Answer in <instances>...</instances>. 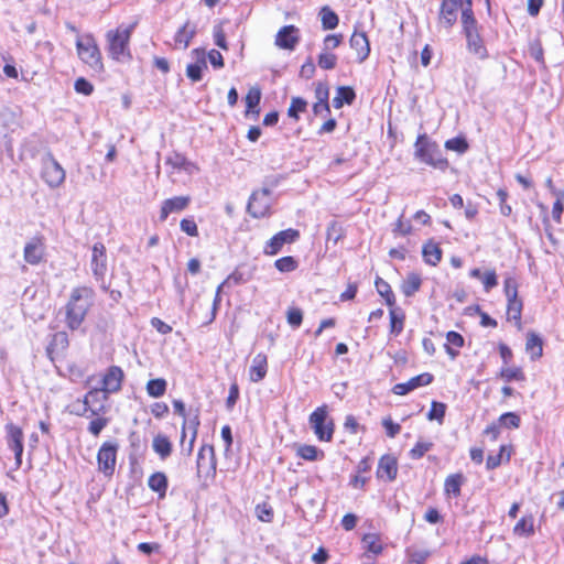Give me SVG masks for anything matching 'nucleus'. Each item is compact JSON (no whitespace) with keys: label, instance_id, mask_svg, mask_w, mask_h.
Returning <instances> with one entry per match:
<instances>
[{"label":"nucleus","instance_id":"f257e3e1","mask_svg":"<svg viewBox=\"0 0 564 564\" xmlns=\"http://www.w3.org/2000/svg\"><path fill=\"white\" fill-rule=\"evenodd\" d=\"M95 293L87 286H78L72 290L65 307L66 325L69 329H78L94 304Z\"/></svg>","mask_w":564,"mask_h":564},{"label":"nucleus","instance_id":"f03ea898","mask_svg":"<svg viewBox=\"0 0 564 564\" xmlns=\"http://www.w3.org/2000/svg\"><path fill=\"white\" fill-rule=\"evenodd\" d=\"M462 24L468 52L479 59L487 58L488 52L478 32L477 22L471 11V0H467V7L462 10Z\"/></svg>","mask_w":564,"mask_h":564},{"label":"nucleus","instance_id":"7ed1b4c3","mask_svg":"<svg viewBox=\"0 0 564 564\" xmlns=\"http://www.w3.org/2000/svg\"><path fill=\"white\" fill-rule=\"evenodd\" d=\"M78 57L94 72L100 73L104 69L101 54L93 35L86 34L76 40Z\"/></svg>","mask_w":564,"mask_h":564},{"label":"nucleus","instance_id":"20e7f679","mask_svg":"<svg viewBox=\"0 0 564 564\" xmlns=\"http://www.w3.org/2000/svg\"><path fill=\"white\" fill-rule=\"evenodd\" d=\"M415 158L420 161L440 170H445L448 165L435 143L429 141L426 135H419L415 142Z\"/></svg>","mask_w":564,"mask_h":564},{"label":"nucleus","instance_id":"39448f33","mask_svg":"<svg viewBox=\"0 0 564 564\" xmlns=\"http://www.w3.org/2000/svg\"><path fill=\"white\" fill-rule=\"evenodd\" d=\"M130 34L131 30L128 28H118L107 32L108 51L113 59L122 62L130 57Z\"/></svg>","mask_w":564,"mask_h":564},{"label":"nucleus","instance_id":"423d86ee","mask_svg":"<svg viewBox=\"0 0 564 564\" xmlns=\"http://www.w3.org/2000/svg\"><path fill=\"white\" fill-rule=\"evenodd\" d=\"M308 422L319 441L329 442L333 438L334 423L328 417L327 405H321L312 412Z\"/></svg>","mask_w":564,"mask_h":564},{"label":"nucleus","instance_id":"0eeeda50","mask_svg":"<svg viewBox=\"0 0 564 564\" xmlns=\"http://www.w3.org/2000/svg\"><path fill=\"white\" fill-rule=\"evenodd\" d=\"M118 444L116 442H105L97 453L98 470L105 477L110 478L115 474L117 463Z\"/></svg>","mask_w":564,"mask_h":564},{"label":"nucleus","instance_id":"6e6552de","mask_svg":"<svg viewBox=\"0 0 564 564\" xmlns=\"http://www.w3.org/2000/svg\"><path fill=\"white\" fill-rule=\"evenodd\" d=\"M65 176V170L51 154L43 159L42 178L50 187H59L64 183Z\"/></svg>","mask_w":564,"mask_h":564},{"label":"nucleus","instance_id":"1a4fd4ad","mask_svg":"<svg viewBox=\"0 0 564 564\" xmlns=\"http://www.w3.org/2000/svg\"><path fill=\"white\" fill-rule=\"evenodd\" d=\"M271 204L270 191L262 188L252 193L248 203V212L254 218L265 217L270 212Z\"/></svg>","mask_w":564,"mask_h":564},{"label":"nucleus","instance_id":"9d476101","mask_svg":"<svg viewBox=\"0 0 564 564\" xmlns=\"http://www.w3.org/2000/svg\"><path fill=\"white\" fill-rule=\"evenodd\" d=\"M107 398L108 394L101 389H93L83 400V410H78L76 413L79 415H87L89 412L91 415H97L105 412Z\"/></svg>","mask_w":564,"mask_h":564},{"label":"nucleus","instance_id":"9b49d317","mask_svg":"<svg viewBox=\"0 0 564 564\" xmlns=\"http://www.w3.org/2000/svg\"><path fill=\"white\" fill-rule=\"evenodd\" d=\"M45 240L42 236H34L26 241L23 249V259L31 265H37L45 259Z\"/></svg>","mask_w":564,"mask_h":564},{"label":"nucleus","instance_id":"f8f14e48","mask_svg":"<svg viewBox=\"0 0 564 564\" xmlns=\"http://www.w3.org/2000/svg\"><path fill=\"white\" fill-rule=\"evenodd\" d=\"M90 270L97 281H104L108 271L107 251L101 242H96L91 248Z\"/></svg>","mask_w":564,"mask_h":564},{"label":"nucleus","instance_id":"ddd939ff","mask_svg":"<svg viewBox=\"0 0 564 564\" xmlns=\"http://www.w3.org/2000/svg\"><path fill=\"white\" fill-rule=\"evenodd\" d=\"M300 237L295 229H285L274 235L265 245L264 253L269 256L276 254L285 243H292Z\"/></svg>","mask_w":564,"mask_h":564},{"label":"nucleus","instance_id":"4468645a","mask_svg":"<svg viewBox=\"0 0 564 564\" xmlns=\"http://www.w3.org/2000/svg\"><path fill=\"white\" fill-rule=\"evenodd\" d=\"M300 42V30L294 25H285L275 35V45L282 50L293 51Z\"/></svg>","mask_w":564,"mask_h":564},{"label":"nucleus","instance_id":"2eb2a0df","mask_svg":"<svg viewBox=\"0 0 564 564\" xmlns=\"http://www.w3.org/2000/svg\"><path fill=\"white\" fill-rule=\"evenodd\" d=\"M6 431L8 446L13 451L15 457V465L19 468L22 463L23 432L20 427L11 423L6 426Z\"/></svg>","mask_w":564,"mask_h":564},{"label":"nucleus","instance_id":"dca6fc26","mask_svg":"<svg viewBox=\"0 0 564 564\" xmlns=\"http://www.w3.org/2000/svg\"><path fill=\"white\" fill-rule=\"evenodd\" d=\"M191 55L195 62L187 65L186 75L193 82H198L202 79L203 70L207 68L206 53L202 48H194Z\"/></svg>","mask_w":564,"mask_h":564},{"label":"nucleus","instance_id":"f3484780","mask_svg":"<svg viewBox=\"0 0 564 564\" xmlns=\"http://www.w3.org/2000/svg\"><path fill=\"white\" fill-rule=\"evenodd\" d=\"M123 371L120 367L111 366L102 378V388L107 394L118 392L121 389Z\"/></svg>","mask_w":564,"mask_h":564},{"label":"nucleus","instance_id":"a211bd4d","mask_svg":"<svg viewBox=\"0 0 564 564\" xmlns=\"http://www.w3.org/2000/svg\"><path fill=\"white\" fill-rule=\"evenodd\" d=\"M165 163L174 171L184 172L187 175H194L199 172V167L195 162L176 152L170 154Z\"/></svg>","mask_w":564,"mask_h":564},{"label":"nucleus","instance_id":"6ab92c4d","mask_svg":"<svg viewBox=\"0 0 564 564\" xmlns=\"http://www.w3.org/2000/svg\"><path fill=\"white\" fill-rule=\"evenodd\" d=\"M189 202V196H175L163 200L160 209V219L164 221L170 214L186 209Z\"/></svg>","mask_w":564,"mask_h":564},{"label":"nucleus","instance_id":"aec40b11","mask_svg":"<svg viewBox=\"0 0 564 564\" xmlns=\"http://www.w3.org/2000/svg\"><path fill=\"white\" fill-rule=\"evenodd\" d=\"M432 380L433 376L429 372H424L411 378L406 382L395 384L393 387V392L398 395H404L416 388L430 384Z\"/></svg>","mask_w":564,"mask_h":564},{"label":"nucleus","instance_id":"412c9836","mask_svg":"<svg viewBox=\"0 0 564 564\" xmlns=\"http://www.w3.org/2000/svg\"><path fill=\"white\" fill-rule=\"evenodd\" d=\"M350 47L356 52L357 61L364 63L370 54L369 40L365 32L355 31L349 40Z\"/></svg>","mask_w":564,"mask_h":564},{"label":"nucleus","instance_id":"4be33fe9","mask_svg":"<svg viewBox=\"0 0 564 564\" xmlns=\"http://www.w3.org/2000/svg\"><path fill=\"white\" fill-rule=\"evenodd\" d=\"M398 473L397 459L391 455H384L380 458L377 476L384 481H392L395 479Z\"/></svg>","mask_w":564,"mask_h":564},{"label":"nucleus","instance_id":"5701e85b","mask_svg":"<svg viewBox=\"0 0 564 564\" xmlns=\"http://www.w3.org/2000/svg\"><path fill=\"white\" fill-rule=\"evenodd\" d=\"M462 3L458 0H443L440 13V23L445 28H451L457 19V12Z\"/></svg>","mask_w":564,"mask_h":564},{"label":"nucleus","instance_id":"b1692460","mask_svg":"<svg viewBox=\"0 0 564 564\" xmlns=\"http://www.w3.org/2000/svg\"><path fill=\"white\" fill-rule=\"evenodd\" d=\"M268 371V359L262 352L257 354L252 364L249 368V379L252 382H260L267 375Z\"/></svg>","mask_w":564,"mask_h":564},{"label":"nucleus","instance_id":"393cba45","mask_svg":"<svg viewBox=\"0 0 564 564\" xmlns=\"http://www.w3.org/2000/svg\"><path fill=\"white\" fill-rule=\"evenodd\" d=\"M196 34V25L186 21L175 33L174 43L176 47L186 50Z\"/></svg>","mask_w":564,"mask_h":564},{"label":"nucleus","instance_id":"a878e982","mask_svg":"<svg viewBox=\"0 0 564 564\" xmlns=\"http://www.w3.org/2000/svg\"><path fill=\"white\" fill-rule=\"evenodd\" d=\"M183 426H182V435H181V442L184 443V438H186L187 432H189L191 435L197 436V431L199 426V411L198 409H191L188 414L183 417Z\"/></svg>","mask_w":564,"mask_h":564},{"label":"nucleus","instance_id":"bb28decb","mask_svg":"<svg viewBox=\"0 0 564 564\" xmlns=\"http://www.w3.org/2000/svg\"><path fill=\"white\" fill-rule=\"evenodd\" d=\"M261 100V90L258 86L251 87L245 97L246 101V116L254 115L256 117L260 113L259 104Z\"/></svg>","mask_w":564,"mask_h":564},{"label":"nucleus","instance_id":"cd10ccee","mask_svg":"<svg viewBox=\"0 0 564 564\" xmlns=\"http://www.w3.org/2000/svg\"><path fill=\"white\" fill-rule=\"evenodd\" d=\"M513 534L519 538H530L534 534V517L523 516L513 527Z\"/></svg>","mask_w":564,"mask_h":564},{"label":"nucleus","instance_id":"c85d7f7f","mask_svg":"<svg viewBox=\"0 0 564 564\" xmlns=\"http://www.w3.org/2000/svg\"><path fill=\"white\" fill-rule=\"evenodd\" d=\"M422 256L427 264L436 265L442 259V250L437 243L430 240L423 245Z\"/></svg>","mask_w":564,"mask_h":564},{"label":"nucleus","instance_id":"c756f323","mask_svg":"<svg viewBox=\"0 0 564 564\" xmlns=\"http://www.w3.org/2000/svg\"><path fill=\"white\" fill-rule=\"evenodd\" d=\"M356 95L351 87L341 86L337 88L336 96L333 98V106L339 109L344 104H352Z\"/></svg>","mask_w":564,"mask_h":564},{"label":"nucleus","instance_id":"7c9ffc66","mask_svg":"<svg viewBox=\"0 0 564 564\" xmlns=\"http://www.w3.org/2000/svg\"><path fill=\"white\" fill-rule=\"evenodd\" d=\"M148 485L151 490L158 492L163 498L167 489V478L163 473H154L149 477Z\"/></svg>","mask_w":564,"mask_h":564},{"label":"nucleus","instance_id":"2f4dec72","mask_svg":"<svg viewBox=\"0 0 564 564\" xmlns=\"http://www.w3.org/2000/svg\"><path fill=\"white\" fill-rule=\"evenodd\" d=\"M464 482L462 474H452L445 479L444 491L448 496L458 497Z\"/></svg>","mask_w":564,"mask_h":564},{"label":"nucleus","instance_id":"473e14b6","mask_svg":"<svg viewBox=\"0 0 564 564\" xmlns=\"http://www.w3.org/2000/svg\"><path fill=\"white\" fill-rule=\"evenodd\" d=\"M152 447L154 452L162 458L165 459L172 452V444L169 438L164 435H156L153 438Z\"/></svg>","mask_w":564,"mask_h":564},{"label":"nucleus","instance_id":"72a5a7b5","mask_svg":"<svg viewBox=\"0 0 564 564\" xmlns=\"http://www.w3.org/2000/svg\"><path fill=\"white\" fill-rule=\"evenodd\" d=\"M525 349L531 355L532 359L540 358L543 352L541 338L534 333H529L527 337Z\"/></svg>","mask_w":564,"mask_h":564},{"label":"nucleus","instance_id":"f704fd0d","mask_svg":"<svg viewBox=\"0 0 564 564\" xmlns=\"http://www.w3.org/2000/svg\"><path fill=\"white\" fill-rule=\"evenodd\" d=\"M404 313L394 306L390 307V330L392 334L399 335L403 330Z\"/></svg>","mask_w":564,"mask_h":564},{"label":"nucleus","instance_id":"c9c22d12","mask_svg":"<svg viewBox=\"0 0 564 564\" xmlns=\"http://www.w3.org/2000/svg\"><path fill=\"white\" fill-rule=\"evenodd\" d=\"M319 18L324 30H334L339 22L338 15L328 7H323Z\"/></svg>","mask_w":564,"mask_h":564},{"label":"nucleus","instance_id":"e433bc0d","mask_svg":"<svg viewBox=\"0 0 564 564\" xmlns=\"http://www.w3.org/2000/svg\"><path fill=\"white\" fill-rule=\"evenodd\" d=\"M421 278L416 273H410L403 281L401 289L405 296H412L421 286Z\"/></svg>","mask_w":564,"mask_h":564},{"label":"nucleus","instance_id":"4c0bfd02","mask_svg":"<svg viewBox=\"0 0 564 564\" xmlns=\"http://www.w3.org/2000/svg\"><path fill=\"white\" fill-rule=\"evenodd\" d=\"M364 547L366 551L373 554H380L382 552V543L378 534L368 533L362 538Z\"/></svg>","mask_w":564,"mask_h":564},{"label":"nucleus","instance_id":"58836bf2","mask_svg":"<svg viewBox=\"0 0 564 564\" xmlns=\"http://www.w3.org/2000/svg\"><path fill=\"white\" fill-rule=\"evenodd\" d=\"M375 284H376L377 292L382 297H384L387 305L389 307L394 306L395 300H394V295H393V292L391 291L390 285L381 278H377Z\"/></svg>","mask_w":564,"mask_h":564},{"label":"nucleus","instance_id":"ea45409f","mask_svg":"<svg viewBox=\"0 0 564 564\" xmlns=\"http://www.w3.org/2000/svg\"><path fill=\"white\" fill-rule=\"evenodd\" d=\"M508 305H507V314L510 319H513L517 322V324L520 325L521 321V313H522V301L517 297H509Z\"/></svg>","mask_w":564,"mask_h":564},{"label":"nucleus","instance_id":"a19ab883","mask_svg":"<svg viewBox=\"0 0 564 564\" xmlns=\"http://www.w3.org/2000/svg\"><path fill=\"white\" fill-rule=\"evenodd\" d=\"M296 453L303 459L311 462L318 460L324 456L323 452L313 445H301Z\"/></svg>","mask_w":564,"mask_h":564},{"label":"nucleus","instance_id":"79ce46f5","mask_svg":"<svg viewBox=\"0 0 564 564\" xmlns=\"http://www.w3.org/2000/svg\"><path fill=\"white\" fill-rule=\"evenodd\" d=\"M166 391V381L165 379L158 378L152 379L147 383V392L152 398H160Z\"/></svg>","mask_w":564,"mask_h":564},{"label":"nucleus","instance_id":"37998d69","mask_svg":"<svg viewBox=\"0 0 564 564\" xmlns=\"http://www.w3.org/2000/svg\"><path fill=\"white\" fill-rule=\"evenodd\" d=\"M307 102L301 97H293L291 100V105L288 109V116L295 120L299 119V115L306 110Z\"/></svg>","mask_w":564,"mask_h":564},{"label":"nucleus","instance_id":"c03bdc74","mask_svg":"<svg viewBox=\"0 0 564 564\" xmlns=\"http://www.w3.org/2000/svg\"><path fill=\"white\" fill-rule=\"evenodd\" d=\"M510 458V451L507 448V446H501L499 454L497 455H489L487 458V468L494 469L498 467L503 459L509 460Z\"/></svg>","mask_w":564,"mask_h":564},{"label":"nucleus","instance_id":"a18cd8bd","mask_svg":"<svg viewBox=\"0 0 564 564\" xmlns=\"http://www.w3.org/2000/svg\"><path fill=\"white\" fill-rule=\"evenodd\" d=\"M433 447V443L430 441L420 440L413 446V448L409 452V455L413 459L421 458L425 453H427Z\"/></svg>","mask_w":564,"mask_h":564},{"label":"nucleus","instance_id":"49530a36","mask_svg":"<svg viewBox=\"0 0 564 564\" xmlns=\"http://www.w3.org/2000/svg\"><path fill=\"white\" fill-rule=\"evenodd\" d=\"M337 56L330 52L322 51L318 55L317 64L323 69H333L336 66Z\"/></svg>","mask_w":564,"mask_h":564},{"label":"nucleus","instance_id":"de8ad7c7","mask_svg":"<svg viewBox=\"0 0 564 564\" xmlns=\"http://www.w3.org/2000/svg\"><path fill=\"white\" fill-rule=\"evenodd\" d=\"M446 405L441 402L433 401L431 405V410L427 414V419L430 421L436 420L440 423L443 422V419L445 416Z\"/></svg>","mask_w":564,"mask_h":564},{"label":"nucleus","instance_id":"09e8293b","mask_svg":"<svg viewBox=\"0 0 564 564\" xmlns=\"http://www.w3.org/2000/svg\"><path fill=\"white\" fill-rule=\"evenodd\" d=\"M430 553L426 550H415V549H409L408 550V557L410 564H423L426 558L429 557Z\"/></svg>","mask_w":564,"mask_h":564},{"label":"nucleus","instance_id":"8fccbe9b","mask_svg":"<svg viewBox=\"0 0 564 564\" xmlns=\"http://www.w3.org/2000/svg\"><path fill=\"white\" fill-rule=\"evenodd\" d=\"M480 281L486 292H489L491 289L498 285V276L494 270L484 272Z\"/></svg>","mask_w":564,"mask_h":564},{"label":"nucleus","instance_id":"3c124183","mask_svg":"<svg viewBox=\"0 0 564 564\" xmlns=\"http://www.w3.org/2000/svg\"><path fill=\"white\" fill-rule=\"evenodd\" d=\"M214 447L212 445H203L199 451H198V455H197V467L200 468L202 465H203V462L205 459L206 456L209 457L210 459V465L213 468H215V463H214Z\"/></svg>","mask_w":564,"mask_h":564},{"label":"nucleus","instance_id":"603ef678","mask_svg":"<svg viewBox=\"0 0 564 564\" xmlns=\"http://www.w3.org/2000/svg\"><path fill=\"white\" fill-rule=\"evenodd\" d=\"M275 268L280 272H291L296 269V261L293 257H283L275 261Z\"/></svg>","mask_w":564,"mask_h":564},{"label":"nucleus","instance_id":"864d4df0","mask_svg":"<svg viewBox=\"0 0 564 564\" xmlns=\"http://www.w3.org/2000/svg\"><path fill=\"white\" fill-rule=\"evenodd\" d=\"M445 148L458 153H464L468 149V144L463 138H453L445 142Z\"/></svg>","mask_w":564,"mask_h":564},{"label":"nucleus","instance_id":"5fc2aeb1","mask_svg":"<svg viewBox=\"0 0 564 564\" xmlns=\"http://www.w3.org/2000/svg\"><path fill=\"white\" fill-rule=\"evenodd\" d=\"M500 376L506 381L511 380H524V375L520 368H503L500 372Z\"/></svg>","mask_w":564,"mask_h":564},{"label":"nucleus","instance_id":"6e6d98bb","mask_svg":"<svg viewBox=\"0 0 564 564\" xmlns=\"http://www.w3.org/2000/svg\"><path fill=\"white\" fill-rule=\"evenodd\" d=\"M181 230L191 237L198 236V228L194 219L184 218L180 223Z\"/></svg>","mask_w":564,"mask_h":564},{"label":"nucleus","instance_id":"4d7b16f0","mask_svg":"<svg viewBox=\"0 0 564 564\" xmlns=\"http://www.w3.org/2000/svg\"><path fill=\"white\" fill-rule=\"evenodd\" d=\"M343 42L341 34H329L324 39L323 50L330 52L332 50L338 47Z\"/></svg>","mask_w":564,"mask_h":564},{"label":"nucleus","instance_id":"13d9d810","mask_svg":"<svg viewBox=\"0 0 564 564\" xmlns=\"http://www.w3.org/2000/svg\"><path fill=\"white\" fill-rule=\"evenodd\" d=\"M248 281V276L239 270H235L228 278L221 283L224 286L239 285Z\"/></svg>","mask_w":564,"mask_h":564},{"label":"nucleus","instance_id":"bf43d9fd","mask_svg":"<svg viewBox=\"0 0 564 564\" xmlns=\"http://www.w3.org/2000/svg\"><path fill=\"white\" fill-rule=\"evenodd\" d=\"M257 517L262 522H271L273 518L272 508L265 503L258 505L256 508Z\"/></svg>","mask_w":564,"mask_h":564},{"label":"nucleus","instance_id":"052dcab7","mask_svg":"<svg viewBox=\"0 0 564 564\" xmlns=\"http://www.w3.org/2000/svg\"><path fill=\"white\" fill-rule=\"evenodd\" d=\"M505 294L507 299L518 296V282L513 276H507L505 279Z\"/></svg>","mask_w":564,"mask_h":564},{"label":"nucleus","instance_id":"680f3d73","mask_svg":"<svg viewBox=\"0 0 564 564\" xmlns=\"http://www.w3.org/2000/svg\"><path fill=\"white\" fill-rule=\"evenodd\" d=\"M108 424V419L106 417H96L88 425V431L94 435L98 436L100 432L106 427Z\"/></svg>","mask_w":564,"mask_h":564},{"label":"nucleus","instance_id":"e2e57ef3","mask_svg":"<svg viewBox=\"0 0 564 564\" xmlns=\"http://www.w3.org/2000/svg\"><path fill=\"white\" fill-rule=\"evenodd\" d=\"M213 36H214L215 44L217 46H219L220 48H223L225 51L228 50L225 32H224L221 25L214 26Z\"/></svg>","mask_w":564,"mask_h":564},{"label":"nucleus","instance_id":"0e129e2a","mask_svg":"<svg viewBox=\"0 0 564 564\" xmlns=\"http://www.w3.org/2000/svg\"><path fill=\"white\" fill-rule=\"evenodd\" d=\"M499 421L503 426L507 427H518L520 424V417L513 412L502 414Z\"/></svg>","mask_w":564,"mask_h":564},{"label":"nucleus","instance_id":"69168bd1","mask_svg":"<svg viewBox=\"0 0 564 564\" xmlns=\"http://www.w3.org/2000/svg\"><path fill=\"white\" fill-rule=\"evenodd\" d=\"M75 90L78 94L89 96L94 90V86L88 80L80 77V78L76 79V82H75Z\"/></svg>","mask_w":564,"mask_h":564},{"label":"nucleus","instance_id":"338daca9","mask_svg":"<svg viewBox=\"0 0 564 564\" xmlns=\"http://www.w3.org/2000/svg\"><path fill=\"white\" fill-rule=\"evenodd\" d=\"M411 231V224L409 221H404L401 216L394 225L393 232L399 236H406L410 235Z\"/></svg>","mask_w":564,"mask_h":564},{"label":"nucleus","instance_id":"774afa93","mask_svg":"<svg viewBox=\"0 0 564 564\" xmlns=\"http://www.w3.org/2000/svg\"><path fill=\"white\" fill-rule=\"evenodd\" d=\"M303 314L297 308L289 310L288 312V323L293 327H299L302 323Z\"/></svg>","mask_w":564,"mask_h":564}]
</instances>
